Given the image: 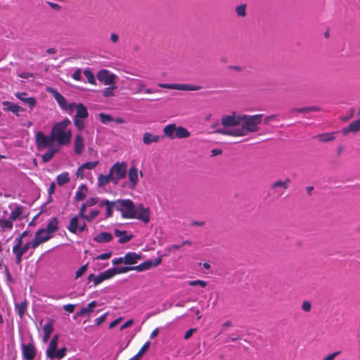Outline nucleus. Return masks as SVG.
<instances>
[{"label":"nucleus","instance_id":"obj_36","mask_svg":"<svg viewBox=\"0 0 360 360\" xmlns=\"http://www.w3.org/2000/svg\"><path fill=\"white\" fill-rule=\"evenodd\" d=\"M112 183V177L110 172L107 175L100 174L98 177V186L103 187L107 185L108 183Z\"/></svg>","mask_w":360,"mask_h":360},{"label":"nucleus","instance_id":"obj_31","mask_svg":"<svg viewBox=\"0 0 360 360\" xmlns=\"http://www.w3.org/2000/svg\"><path fill=\"white\" fill-rule=\"evenodd\" d=\"M96 306H97V302H96V301L94 300V301L89 302L88 304L87 307L82 308L80 309V311L79 312H77V316H84L85 314H89L94 311V309Z\"/></svg>","mask_w":360,"mask_h":360},{"label":"nucleus","instance_id":"obj_43","mask_svg":"<svg viewBox=\"0 0 360 360\" xmlns=\"http://www.w3.org/2000/svg\"><path fill=\"white\" fill-rule=\"evenodd\" d=\"M84 75L86 78L88 82L91 84H96V79L94 78V75L93 72L89 69H86L84 71Z\"/></svg>","mask_w":360,"mask_h":360},{"label":"nucleus","instance_id":"obj_44","mask_svg":"<svg viewBox=\"0 0 360 360\" xmlns=\"http://www.w3.org/2000/svg\"><path fill=\"white\" fill-rule=\"evenodd\" d=\"M58 344L53 342H50L48 349L46 350V356L48 358L52 357L53 353L57 350Z\"/></svg>","mask_w":360,"mask_h":360},{"label":"nucleus","instance_id":"obj_17","mask_svg":"<svg viewBox=\"0 0 360 360\" xmlns=\"http://www.w3.org/2000/svg\"><path fill=\"white\" fill-rule=\"evenodd\" d=\"M27 95L26 92H17L15 94V96L22 101L24 103L27 104L31 109H32L37 105V100L34 97H25Z\"/></svg>","mask_w":360,"mask_h":360},{"label":"nucleus","instance_id":"obj_64","mask_svg":"<svg viewBox=\"0 0 360 360\" xmlns=\"http://www.w3.org/2000/svg\"><path fill=\"white\" fill-rule=\"evenodd\" d=\"M195 331H196V328H191V329L188 330L186 332V333L184 334V338L185 340H188L192 336L193 333Z\"/></svg>","mask_w":360,"mask_h":360},{"label":"nucleus","instance_id":"obj_38","mask_svg":"<svg viewBox=\"0 0 360 360\" xmlns=\"http://www.w3.org/2000/svg\"><path fill=\"white\" fill-rule=\"evenodd\" d=\"M191 135L190 132L186 128L182 126L176 127V138L177 139H186L189 137Z\"/></svg>","mask_w":360,"mask_h":360},{"label":"nucleus","instance_id":"obj_32","mask_svg":"<svg viewBox=\"0 0 360 360\" xmlns=\"http://www.w3.org/2000/svg\"><path fill=\"white\" fill-rule=\"evenodd\" d=\"M59 151L58 147H51L49 150L41 156L44 162H49L53 155Z\"/></svg>","mask_w":360,"mask_h":360},{"label":"nucleus","instance_id":"obj_24","mask_svg":"<svg viewBox=\"0 0 360 360\" xmlns=\"http://www.w3.org/2000/svg\"><path fill=\"white\" fill-rule=\"evenodd\" d=\"M84 148V139L81 134L76 135L74 141V151L76 154H82Z\"/></svg>","mask_w":360,"mask_h":360},{"label":"nucleus","instance_id":"obj_8","mask_svg":"<svg viewBox=\"0 0 360 360\" xmlns=\"http://www.w3.org/2000/svg\"><path fill=\"white\" fill-rule=\"evenodd\" d=\"M290 179L286 178L284 181L277 180L271 185V189L274 191V194L277 196H281L288 189Z\"/></svg>","mask_w":360,"mask_h":360},{"label":"nucleus","instance_id":"obj_35","mask_svg":"<svg viewBox=\"0 0 360 360\" xmlns=\"http://www.w3.org/2000/svg\"><path fill=\"white\" fill-rule=\"evenodd\" d=\"M79 228V216L73 217L68 226V231L72 233H76Z\"/></svg>","mask_w":360,"mask_h":360},{"label":"nucleus","instance_id":"obj_25","mask_svg":"<svg viewBox=\"0 0 360 360\" xmlns=\"http://www.w3.org/2000/svg\"><path fill=\"white\" fill-rule=\"evenodd\" d=\"M76 114L75 118L86 119L88 117L89 112L86 107L82 103H79L76 105Z\"/></svg>","mask_w":360,"mask_h":360},{"label":"nucleus","instance_id":"obj_21","mask_svg":"<svg viewBox=\"0 0 360 360\" xmlns=\"http://www.w3.org/2000/svg\"><path fill=\"white\" fill-rule=\"evenodd\" d=\"M113 239V236L109 232H101L96 235L93 240L98 243H109Z\"/></svg>","mask_w":360,"mask_h":360},{"label":"nucleus","instance_id":"obj_45","mask_svg":"<svg viewBox=\"0 0 360 360\" xmlns=\"http://www.w3.org/2000/svg\"><path fill=\"white\" fill-rule=\"evenodd\" d=\"M84 120V119L73 118L74 124L79 131H82L85 127Z\"/></svg>","mask_w":360,"mask_h":360},{"label":"nucleus","instance_id":"obj_20","mask_svg":"<svg viewBox=\"0 0 360 360\" xmlns=\"http://www.w3.org/2000/svg\"><path fill=\"white\" fill-rule=\"evenodd\" d=\"M2 105L4 106V110L5 111H10L15 114L16 116H19L18 112L20 110H23V108L19 106L17 104H14L10 101H3Z\"/></svg>","mask_w":360,"mask_h":360},{"label":"nucleus","instance_id":"obj_13","mask_svg":"<svg viewBox=\"0 0 360 360\" xmlns=\"http://www.w3.org/2000/svg\"><path fill=\"white\" fill-rule=\"evenodd\" d=\"M111 278V276L108 269L101 272L98 275L91 274L89 275L87 280L89 282H94V285L96 286L101 283L103 281Z\"/></svg>","mask_w":360,"mask_h":360},{"label":"nucleus","instance_id":"obj_26","mask_svg":"<svg viewBox=\"0 0 360 360\" xmlns=\"http://www.w3.org/2000/svg\"><path fill=\"white\" fill-rule=\"evenodd\" d=\"M176 126L175 124H169L163 128L164 136H167L170 139L176 138Z\"/></svg>","mask_w":360,"mask_h":360},{"label":"nucleus","instance_id":"obj_63","mask_svg":"<svg viewBox=\"0 0 360 360\" xmlns=\"http://www.w3.org/2000/svg\"><path fill=\"white\" fill-rule=\"evenodd\" d=\"M75 305L72 304H65L63 306V309L65 311L72 313L75 310Z\"/></svg>","mask_w":360,"mask_h":360},{"label":"nucleus","instance_id":"obj_49","mask_svg":"<svg viewBox=\"0 0 360 360\" xmlns=\"http://www.w3.org/2000/svg\"><path fill=\"white\" fill-rule=\"evenodd\" d=\"M76 105L77 104L75 103H68L63 108V110L65 111L69 115H71L76 109Z\"/></svg>","mask_w":360,"mask_h":360},{"label":"nucleus","instance_id":"obj_9","mask_svg":"<svg viewBox=\"0 0 360 360\" xmlns=\"http://www.w3.org/2000/svg\"><path fill=\"white\" fill-rule=\"evenodd\" d=\"M97 79L105 85H115L116 83V75L110 74L108 70L103 69L98 72Z\"/></svg>","mask_w":360,"mask_h":360},{"label":"nucleus","instance_id":"obj_12","mask_svg":"<svg viewBox=\"0 0 360 360\" xmlns=\"http://www.w3.org/2000/svg\"><path fill=\"white\" fill-rule=\"evenodd\" d=\"M162 261V256L156 258L154 262L147 260L137 266H134V270L138 272H141L150 269L151 267L158 266Z\"/></svg>","mask_w":360,"mask_h":360},{"label":"nucleus","instance_id":"obj_48","mask_svg":"<svg viewBox=\"0 0 360 360\" xmlns=\"http://www.w3.org/2000/svg\"><path fill=\"white\" fill-rule=\"evenodd\" d=\"M188 285L190 286H197L199 285L202 288H205L207 285V283L202 280H195L188 281Z\"/></svg>","mask_w":360,"mask_h":360},{"label":"nucleus","instance_id":"obj_59","mask_svg":"<svg viewBox=\"0 0 360 360\" xmlns=\"http://www.w3.org/2000/svg\"><path fill=\"white\" fill-rule=\"evenodd\" d=\"M88 207V206H87V205H86V204H85V203H84V204H82V206H81V207H80V209H79V217H82V218H83V219H84V218H85V217H86V207Z\"/></svg>","mask_w":360,"mask_h":360},{"label":"nucleus","instance_id":"obj_47","mask_svg":"<svg viewBox=\"0 0 360 360\" xmlns=\"http://www.w3.org/2000/svg\"><path fill=\"white\" fill-rule=\"evenodd\" d=\"M99 117L101 119V122L103 124H107L108 122H111V121L114 120V118L111 115H107V114H105L103 112H101L99 114Z\"/></svg>","mask_w":360,"mask_h":360},{"label":"nucleus","instance_id":"obj_23","mask_svg":"<svg viewBox=\"0 0 360 360\" xmlns=\"http://www.w3.org/2000/svg\"><path fill=\"white\" fill-rule=\"evenodd\" d=\"M58 219L56 217H52L49 220L46 229H44V231H46L50 235H53V233L58 230Z\"/></svg>","mask_w":360,"mask_h":360},{"label":"nucleus","instance_id":"obj_60","mask_svg":"<svg viewBox=\"0 0 360 360\" xmlns=\"http://www.w3.org/2000/svg\"><path fill=\"white\" fill-rule=\"evenodd\" d=\"M111 255H112L111 252L103 253V254L98 255L96 257V259H102V260L108 259L109 258H110Z\"/></svg>","mask_w":360,"mask_h":360},{"label":"nucleus","instance_id":"obj_14","mask_svg":"<svg viewBox=\"0 0 360 360\" xmlns=\"http://www.w3.org/2000/svg\"><path fill=\"white\" fill-rule=\"evenodd\" d=\"M23 357L26 360H34L36 356V348L32 343L22 344Z\"/></svg>","mask_w":360,"mask_h":360},{"label":"nucleus","instance_id":"obj_54","mask_svg":"<svg viewBox=\"0 0 360 360\" xmlns=\"http://www.w3.org/2000/svg\"><path fill=\"white\" fill-rule=\"evenodd\" d=\"M88 266V264L82 265L75 273V279L81 277L86 271Z\"/></svg>","mask_w":360,"mask_h":360},{"label":"nucleus","instance_id":"obj_40","mask_svg":"<svg viewBox=\"0 0 360 360\" xmlns=\"http://www.w3.org/2000/svg\"><path fill=\"white\" fill-rule=\"evenodd\" d=\"M70 181L69 174L68 172H63L57 176V184L59 186H63Z\"/></svg>","mask_w":360,"mask_h":360},{"label":"nucleus","instance_id":"obj_39","mask_svg":"<svg viewBox=\"0 0 360 360\" xmlns=\"http://www.w3.org/2000/svg\"><path fill=\"white\" fill-rule=\"evenodd\" d=\"M335 133H324L318 134L316 138L318 139V140L321 142H329L335 140Z\"/></svg>","mask_w":360,"mask_h":360},{"label":"nucleus","instance_id":"obj_19","mask_svg":"<svg viewBox=\"0 0 360 360\" xmlns=\"http://www.w3.org/2000/svg\"><path fill=\"white\" fill-rule=\"evenodd\" d=\"M143 258L141 254H138L134 252H127L124 255L125 264L133 265L136 264L139 260Z\"/></svg>","mask_w":360,"mask_h":360},{"label":"nucleus","instance_id":"obj_33","mask_svg":"<svg viewBox=\"0 0 360 360\" xmlns=\"http://www.w3.org/2000/svg\"><path fill=\"white\" fill-rule=\"evenodd\" d=\"M320 110V108L318 106H309L299 108H292L290 110V112H298V113H308L310 112H318Z\"/></svg>","mask_w":360,"mask_h":360},{"label":"nucleus","instance_id":"obj_52","mask_svg":"<svg viewBox=\"0 0 360 360\" xmlns=\"http://www.w3.org/2000/svg\"><path fill=\"white\" fill-rule=\"evenodd\" d=\"M98 165V161L86 162L82 165L84 169H93Z\"/></svg>","mask_w":360,"mask_h":360},{"label":"nucleus","instance_id":"obj_50","mask_svg":"<svg viewBox=\"0 0 360 360\" xmlns=\"http://www.w3.org/2000/svg\"><path fill=\"white\" fill-rule=\"evenodd\" d=\"M99 214H100V212L98 210H91L89 214L86 215L84 219H86L88 221H91L96 217H98Z\"/></svg>","mask_w":360,"mask_h":360},{"label":"nucleus","instance_id":"obj_7","mask_svg":"<svg viewBox=\"0 0 360 360\" xmlns=\"http://www.w3.org/2000/svg\"><path fill=\"white\" fill-rule=\"evenodd\" d=\"M134 215V219H137L144 224H148L150 221V210L148 207H145L143 204H139L135 207Z\"/></svg>","mask_w":360,"mask_h":360},{"label":"nucleus","instance_id":"obj_27","mask_svg":"<svg viewBox=\"0 0 360 360\" xmlns=\"http://www.w3.org/2000/svg\"><path fill=\"white\" fill-rule=\"evenodd\" d=\"M27 306L28 302L26 300H24L20 303H15V310L20 319L24 316L25 311H27Z\"/></svg>","mask_w":360,"mask_h":360},{"label":"nucleus","instance_id":"obj_62","mask_svg":"<svg viewBox=\"0 0 360 360\" xmlns=\"http://www.w3.org/2000/svg\"><path fill=\"white\" fill-rule=\"evenodd\" d=\"M115 201H110L108 200H103L100 204H99V206L101 207H103V206H108V205H114L115 206Z\"/></svg>","mask_w":360,"mask_h":360},{"label":"nucleus","instance_id":"obj_56","mask_svg":"<svg viewBox=\"0 0 360 360\" xmlns=\"http://www.w3.org/2000/svg\"><path fill=\"white\" fill-rule=\"evenodd\" d=\"M99 198L98 197L89 198L84 203L88 207L95 205L98 202Z\"/></svg>","mask_w":360,"mask_h":360},{"label":"nucleus","instance_id":"obj_16","mask_svg":"<svg viewBox=\"0 0 360 360\" xmlns=\"http://www.w3.org/2000/svg\"><path fill=\"white\" fill-rule=\"evenodd\" d=\"M29 248L36 249L37 246L33 245V240L25 243L17 250L14 254L15 255V262L17 264H20L22 262V255L29 250Z\"/></svg>","mask_w":360,"mask_h":360},{"label":"nucleus","instance_id":"obj_3","mask_svg":"<svg viewBox=\"0 0 360 360\" xmlns=\"http://www.w3.org/2000/svg\"><path fill=\"white\" fill-rule=\"evenodd\" d=\"M136 205L130 199H118L115 200V209L121 212L124 219H134Z\"/></svg>","mask_w":360,"mask_h":360},{"label":"nucleus","instance_id":"obj_1","mask_svg":"<svg viewBox=\"0 0 360 360\" xmlns=\"http://www.w3.org/2000/svg\"><path fill=\"white\" fill-rule=\"evenodd\" d=\"M262 114L254 115H240L236 112L224 115L221 119L222 128L214 131V134L233 137L245 136L249 132H257L262 122Z\"/></svg>","mask_w":360,"mask_h":360},{"label":"nucleus","instance_id":"obj_41","mask_svg":"<svg viewBox=\"0 0 360 360\" xmlns=\"http://www.w3.org/2000/svg\"><path fill=\"white\" fill-rule=\"evenodd\" d=\"M67 349L66 347H62L58 350H56L52 357H49L50 359H61L66 355Z\"/></svg>","mask_w":360,"mask_h":360},{"label":"nucleus","instance_id":"obj_58","mask_svg":"<svg viewBox=\"0 0 360 360\" xmlns=\"http://www.w3.org/2000/svg\"><path fill=\"white\" fill-rule=\"evenodd\" d=\"M311 304L309 301H304L302 304V309L306 312L311 311Z\"/></svg>","mask_w":360,"mask_h":360},{"label":"nucleus","instance_id":"obj_22","mask_svg":"<svg viewBox=\"0 0 360 360\" xmlns=\"http://www.w3.org/2000/svg\"><path fill=\"white\" fill-rule=\"evenodd\" d=\"M114 234L116 237L120 238L118 242L121 244L130 241L133 238V235H127V231H122L117 229H115Z\"/></svg>","mask_w":360,"mask_h":360},{"label":"nucleus","instance_id":"obj_55","mask_svg":"<svg viewBox=\"0 0 360 360\" xmlns=\"http://www.w3.org/2000/svg\"><path fill=\"white\" fill-rule=\"evenodd\" d=\"M150 345V342L149 341H147L145 342V344L141 347V348L138 352L139 356H143L146 352L148 349Z\"/></svg>","mask_w":360,"mask_h":360},{"label":"nucleus","instance_id":"obj_15","mask_svg":"<svg viewBox=\"0 0 360 360\" xmlns=\"http://www.w3.org/2000/svg\"><path fill=\"white\" fill-rule=\"evenodd\" d=\"M360 131V117L352 121L347 127L341 129L343 136H347L349 133L356 134Z\"/></svg>","mask_w":360,"mask_h":360},{"label":"nucleus","instance_id":"obj_51","mask_svg":"<svg viewBox=\"0 0 360 360\" xmlns=\"http://www.w3.org/2000/svg\"><path fill=\"white\" fill-rule=\"evenodd\" d=\"M15 245L13 247V253L15 254L22 245V238L20 236L15 238Z\"/></svg>","mask_w":360,"mask_h":360},{"label":"nucleus","instance_id":"obj_53","mask_svg":"<svg viewBox=\"0 0 360 360\" xmlns=\"http://www.w3.org/2000/svg\"><path fill=\"white\" fill-rule=\"evenodd\" d=\"M53 330V323L51 322H48L44 324L43 326L44 333L51 334Z\"/></svg>","mask_w":360,"mask_h":360},{"label":"nucleus","instance_id":"obj_2","mask_svg":"<svg viewBox=\"0 0 360 360\" xmlns=\"http://www.w3.org/2000/svg\"><path fill=\"white\" fill-rule=\"evenodd\" d=\"M70 124V120L66 117L53 126L51 133L59 146H65L70 143L72 132L68 129Z\"/></svg>","mask_w":360,"mask_h":360},{"label":"nucleus","instance_id":"obj_18","mask_svg":"<svg viewBox=\"0 0 360 360\" xmlns=\"http://www.w3.org/2000/svg\"><path fill=\"white\" fill-rule=\"evenodd\" d=\"M47 91L52 94L55 100L57 101L58 105L60 108L63 110V108L68 103L67 100L65 98L60 94L58 91L53 88H49Z\"/></svg>","mask_w":360,"mask_h":360},{"label":"nucleus","instance_id":"obj_5","mask_svg":"<svg viewBox=\"0 0 360 360\" xmlns=\"http://www.w3.org/2000/svg\"><path fill=\"white\" fill-rule=\"evenodd\" d=\"M36 145L38 149L42 150L46 147L51 148L55 141L51 133L45 136L42 131H38L35 135Z\"/></svg>","mask_w":360,"mask_h":360},{"label":"nucleus","instance_id":"obj_37","mask_svg":"<svg viewBox=\"0 0 360 360\" xmlns=\"http://www.w3.org/2000/svg\"><path fill=\"white\" fill-rule=\"evenodd\" d=\"M23 210L24 207L21 205L15 206V208L11 211L9 219L13 222L18 219L22 214Z\"/></svg>","mask_w":360,"mask_h":360},{"label":"nucleus","instance_id":"obj_29","mask_svg":"<svg viewBox=\"0 0 360 360\" xmlns=\"http://www.w3.org/2000/svg\"><path fill=\"white\" fill-rule=\"evenodd\" d=\"M160 137L158 135H154L149 132H146L143 136V142L146 145H149L151 143H158L159 142Z\"/></svg>","mask_w":360,"mask_h":360},{"label":"nucleus","instance_id":"obj_42","mask_svg":"<svg viewBox=\"0 0 360 360\" xmlns=\"http://www.w3.org/2000/svg\"><path fill=\"white\" fill-rule=\"evenodd\" d=\"M247 5L240 4L236 8V13L237 16L244 18L247 15L246 12Z\"/></svg>","mask_w":360,"mask_h":360},{"label":"nucleus","instance_id":"obj_61","mask_svg":"<svg viewBox=\"0 0 360 360\" xmlns=\"http://www.w3.org/2000/svg\"><path fill=\"white\" fill-rule=\"evenodd\" d=\"M107 313L104 314L103 315L100 316L97 319H95V323L97 326L101 325L106 319Z\"/></svg>","mask_w":360,"mask_h":360},{"label":"nucleus","instance_id":"obj_57","mask_svg":"<svg viewBox=\"0 0 360 360\" xmlns=\"http://www.w3.org/2000/svg\"><path fill=\"white\" fill-rule=\"evenodd\" d=\"M145 87H146V84L141 80H138L137 81V90H136V93L141 94V93L143 92Z\"/></svg>","mask_w":360,"mask_h":360},{"label":"nucleus","instance_id":"obj_30","mask_svg":"<svg viewBox=\"0 0 360 360\" xmlns=\"http://www.w3.org/2000/svg\"><path fill=\"white\" fill-rule=\"evenodd\" d=\"M88 192V188L85 184H82L79 186L78 191H77L75 200L76 201H82L85 199L86 194Z\"/></svg>","mask_w":360,"mask_h":360},{"label":"nucleus","instance_id":"obj_6","mask_svg":"<svg viewBox=\"0 0 360 360\" xmlns=\"http://www.w3.org/2000/svg\"><path fill=\"white\" fill-rule=\"evenodd\" d=\"M127 174L129 182V188L134 190L136 187L140 177L143 176V173L141 171H139L135 165H131L127 170Z\"/></svg>","mask_w":360,"mask_h":360},{"label":"nucleus","instance_id":"obj_28","mask_svg":"<svg viewBox=\"0 0 360 360\" xmlns=\"http://www.w3.org/2000/svg\"><path fill=\"white\" fill-rule=\"evenodd\" d=\"M111 278H112L116 274H124L129 271L134 270V266H121V267H113L108 269Z\"/></svg>","mask_w":360,"mask_h":360},{"label":"nucleus","instance_id":"obj_10","mask_svg":"<svg viewBox=\"0 0 360 360\" xmlns=\"http://www.w3.org/2000/svg\"><path fill=\"white\" fill-rule=\"evenodd\" d=\"M158 86L161 88L181 90V91H198L200 89V86L191 84H163L160 83Z\"/></svg>","mask_w":360,"mask_h":360},{"label":"nucleus","instance_id":"obj_46","mask_svg":"<svg viewBox=\"0 0 360 360\" xmlns=\"http://www.w3.org/2000/svg\"><path fill=\"white\" fill-rule=\"evenodd\" d=\"M112 86L111 87H107V88H105L104 90L103 91V96L104 97H110V96H112L114 95V90L117 88L116 86L115 85H112Z\"/></svg>","mask_w":360,"mask_h":360},{"label":"nucleus","instance_id":"obj_34","mask_svg":"<svg viewBox=\"0 0 360 360\" xmlns=\"http://www.w3.org/2000/svg\"><path fill=\"white\" fill-rule=\"evenodd\" d=\"M13 227V222L8 219H0V232L11 231Z\"/></svg>","mask_w":360,"mask_h":360},{"label":"nucleus","instance_id":"obj_11","mask_svg":"<svg viewBox=\"0 0 360 360\" xmlns=\"http://www.w3.org/2000/svg\"><path fill=\"white\" fill-rule=\"evenodd\" d=\"M53 237V235H50L46 231H44V229H40L37 230L34 234V238L33 239V245L37 246V248L41 244L48 241Z\"/></svg>","mask_w":360,"mask_h":360},{"label":"nucleus","instance_id":"obj_4","mask_svg":"<svg viewBox=\"0 0 360 360\" xmlns=\"http://www.w3.org/2000/svg\"><path fill=\"white\" fill-rule=\"evenodd\" d=\"M109 172L112 177V184L117 185L121 179L127 176V163L117 162L110 167Z\"/></svg>","mask_w":360,"mask_h":360}]
</instances>
